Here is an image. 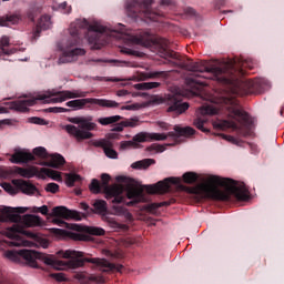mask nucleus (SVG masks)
I'll use <instances>...</instances> for the list:
<instances>
[{"instance_id": "58836bf2", "label": "nucleus", "mask_w": 284, "mask_h": 284, "mask_svg": "<svg viewBox=\"0 0 284 284\" xmlns=\"http://www.w3.org/2000/svg\"><path fill=\"white\" fill-rule=\"evenodd\" d=\"M146 152H165V146L158 143H153L146 148Z\"/></svg>"}, {"instance_id": "680f3d73", "label": "nucleus", "mask_w": 284, "mask_h": 284, "mask_svg": "<svg viewBox=\"0 0 284 284\" xmlns=\"http://www.w3.org/2000/svg\"><path fill=\"white\" fill-rule=\"evenodd\" d=\"M27 17H28V19H30V21H34V10H30V11L27 13Z\"/></svg>"}, {"instance_id": "20e7f679", "label": "nucleus", "mask_w": 284, "mask_h": 284, "mask_svg": "<svg viewBox=\"0 0 284 284\" xmlns=\"http://www.w3.org/2000/svg\"><path fill=\"white\" fill-rule=\"evenodd\" d=\"M27 207H10L2 209L0 213V223H14L11 227L4 231L8 242L12 247H32L34 243L26 240L37 239V233L26 230V227H41L43 220L39 215L26 214ZM19 214H26L23 216Z\"/></svg>"}, {"instance_id": "aec40b11", "label": "nucleus", "mask_w": 284, "mask_h": 284, "mask_svg": "<svg viewBox=\"0 0 284 284\" xmlns=\"http://www.w3.org/2000/svg\"><path fill=\"white\" fill-rule=\"evenodd\" d=\"M29 161H37L34 154L26 151H16L11 155V163H29Z\"/></svg>"}, {"instance_id": "7ed1b4c3", "label": "nucleus", "mask_w": 284, "mask_h": 284, "mask_svg": "<svg viewBox=\"0 0 284 284\" xmlns=\"http://www.w3.org/2000/svg\"><path fill=\"white\" fill-rule=\"evenodd\" d=\"M105 31L106 28L97 21L90 23L85 19H77L70 24V38L61 45L62 54L59 58V63H72V61H77L78 57L85 54L84 49L77 48L83 38L94 45L95 50H99L101 37Z\"/></svg>"}, {"instance_id": "f3484780", "label": "nucleus", "mask_w": 284, "mask_h": 284, "mask_svg": "<svg viewBox=\"0 0 284 284\" xmlns=\"http://www.w3.org/2000/svg\"><path fill=\"white\" fill-rule=\"evenodd\" d=\"M12 184L17 190H20L22 194H27L28 196H32L34 194H39V189L37 186L26 180H12Z\"/></svg>"}, {"instance_id": "603ef678", "label": "nucleus", "mask_w": 284, "mask_h": 284, "mask_svg": "<svg viewBox=\"0 0 284 284\" xmlns=\"http://www.w3.org/2000/svg\"><path fill=\"white\" fill-rule=\"evenodd\" d=\"M110 179H111L110 174L103 173L101 175V181H102L103 185H108V183H110Z\"/></svg>"}, {"instance_id": "de8ad7c7", "label": "nucleus", "mask_w": 284, "mask_h": 284, "mask_svg": "<svg viewBox=\"0 0 284 284\" xmlns=\"http://www.w3.org/2000/svg\"><path fill=\"white\" fill-rule=\"evenodd\" d=\"M73 241H88V236L81 233H71Z\"/></svg>"}, {"instance_id": "ea45409f", "label": "nucleus", "mask_w": 284, "mask_h": 284, "mask_svg": "<svg viewBox=\"0 0 284 284\" xmlns=\"http://www.w3.org/2000/svg\"><path fill=\"white\" fill-rule=\"evenodd\" d=\"M44 190L45 192H50L51 194H57V192H59V184L54 182L48 183Z\"/></svg>"}, {"instance_id": "49530a36", "label": "nucleus", "mask_w": 284, "mask_h": 284, "mask_svg": "<svg viewBox=\"0 0 284 284\" xmlns=\"http://www.w3.org/2000/svg\"><path fill=\"white\" fill-rule=\"evenodd\" d=\"M141 108V104H139V103H134V104H129V105H122L121 108H120V110H129V111H136V110H139Z\"/></svg>"}, {"instance_id": "13d9d810", "label": "nucleus", "mask_w": 284, "mask_h": 284, "mask_svg": "<svg viewBox=\"0 0 284 284\" xmlns=\"http://www.w3.org/2000/svg\"><path fill=\"white\" fill-rule=\"evenodd\" d=\"M161 8H165V6H172V0H161Z\"/></svg>"}, {"instance_id": "774afa93", "label": "nucleus", "mask_w": 284, "mask_h": 284, "mask_svg": "<svg viewBox=\"0 0 284 284\" xmlns=\"http://www.w3.org/2000/svg\"><path fill=\"white\" fill-rule=\"evenodd\" d=\"M43 247H48V242H45V243L43 244Z\"/></svg>"}, {"instance_id": "338daca9", "label": "nucleus", "mask_w": 284, "mask_h": 284, "mask_svg": "<svg viewBox=\"0 0 284 284\" xmlns=\"http://www.w3.org/2000/svg\"><path fill=\"white\" fill-rule=\"evenodd\" d=\"M109 63H119L116 60H110Z\"/></svg>"}, {"instance_id": "f704fd0d", "label": "nucleus", "mask_w": 284, "mask_h": 284, "mask_svg": "<svg viewBox=\"0 0 284 284\" xmlns=\"http://www.w3.org/2000/svg\"><path fill=\"white\" fill-rule=\"evenodd\" d=\"M90 192L93 194H100L101 193V182L99 180L93 179L89 185Z\"/></svg>"}, {"instance_id": "3c124183", "label": "nucleus", "mask_w": 284, "mask_h": 284, "mask_svg": "<svg viewBox=\"0 0 284 284\" xmlns=\"http://www.w3.org/2000/svg\"><path fill=\"white\" fill-rule=\"evenodd\" d=\"M80 210H83L84 212H88V210L90 212H94V209H91L90 205H88V203H85V202L80 203Z\"/></svg>"}, {"instance_id": "b1692460", "label": "nucleus", "mask_w": 284, "mask_h": 284, "mask_svg": "<svg viewBox=\"0 0 284 284\" xmlns=\"http://www.w3.org/2000/svg\"><path fill=\"white\" fill-rule=\"evenodd\" d=\"M16 172L20 176H23V179H32L33 176H37V174H39V170H37L36 168L24 169V168L18 166L16 169Z\"/></svg>"}, {"instance_id": "39448f33", "label": "nucleus", "mask_w": 284, "mask_h": 284, "mask_svg": "<svg viewBox=\"0 0 284 284\" xmlns=\"http://www.w3.org/2000/svg\"><path fill=\"white\" fill-rule=\"evenodd\" d=\"M219 106L206 105L201 108V114L203 116L210 115L214 116L215 114H226L229 119L223 120L214 124L219 130H227L232 128L233 130H239L240 123V136H247V128H250V113L241 110V104L234 95L221 97L219 100Z\"/></svg>"}, {"instance_id": "a878e982", "label": "nucleus", "mask_w": 284, "mask_h": 284, "mask_svg": "<svg viewBox=\"0 0 284 284\" xmlns=\"http://www.w3.org/2000/svg\"><path fill=\"white\" fill-rule=\"evenodd\" d=\"M139 120H125L118 124L115 128L112 129V132H123V128H136Z\"/></svg>"}, {"instance_id": "dca6fc26", "label": "nucleus", "mask_w": 284, "mask_h": 284, "mask_svg": "<svg viewBox=\"0 0 284 284\" xmlns=\"http://www.w3.org/2000/svg\"><path fill=\"white\" fill-rule=\"evenodd\" d=\"M164 103L169 105L166 112H173V114H183L186 110L190 109L187 102H182V98L179 94H168L164 98Z\"/></svg>"}, {"instance_id": "ddd939ff", "label": "nucleus", "mask_w": 284, "mask_h": 284, "mask_svg": "<svg viewBox=\"0 0 284 284\" xmlns=\"http://www.w3.org/2000/svg\"><path fill=\"white\" fill-rule=\"evenodd\" d=\"M51 216L54 217L52 221L54 225H59V227H67L68 230H70V224L63 221V219H65L67 221L70 219H73V221H82L83 216L85 215L81 214V212L72 211L65 206H55L52 209Z\"/></svg>"}, {"instance_id": "9b49d317", "label": "nucleus", "mask_w": 284, "mask_h": 284, "mask_svg": "<svg viewBox=\"0 0 284 284\" xmlns=\"http://www.w3.org/2000/svg\"><path fill=\"white\" fill-rule=\"evenodd\" d=\"M153 0H131L126 4V10L130 17H145V19H150V21H159V17H163V12L161 10L154 11L152 9Z\"/></svg>"}, {"instance_id": "a19ab883", "label": "nucleus", "mask_w": 284, "mask_h": 284, "mask_svg": "<svg viewBox=\"0 0 284 284\" xmlns=\"http://www.w3.org/2000/svg\"><path fill=\"white\" fill-rule=\"evenodd\" d=\"M48 112H52L53 114H61V113H64V112H72V110L61 108V106H52V108L48 109Z\"/></svg>"}, {"instance_id": "f8f14e48", "label": "nucleus", "mask_w": 284, "mask_h": 284, "mask_svg": "<svg viewBox=\"0 0 284 284\" xmlns=\"http://www.w3.org/2000/svg\"><path fill=\"white\" fill-rule=\"evenodd\" d=\"M67 108H71L72 110H83V108H90V105H99L100 108H119L120 103L114 100H106V99H97V98H83L71 100L65 103Z\"/></svg>"}, {"instance_id": "2eb2a0df", "label": "nucleus", "mask_w": 284, "mask_h": 284, "mask_svg": "<svg viewBox=\"0 0 284 284\" xmlns=\"http://www.w3.org/2000/svg\"><path fill=\"white\" fill-rule=\"evenodd\" d=\"M93 207V212H95V214H102V220L104 223H108L112 230H124L125 224H120L114 217H110L105 214L108 212V202L104 200H95Z\"/></svg>"}, {"instance_id": "4d7b16f0", "label": "nucleus", "mask_w": 284, "mask_h": 284, "mask_svg": "<svg viewBox=\"0 0 284 284\" xmlns=\"http://www.w3.org/2000/svg\"><path fill=\"white\" fill-rule=\"evenodd\" d=\"M158 125L162 130H170V124H168L166 122H158Z\"/></svg>"}, {"instance_id": "c85d7f7f", "label": "nucleus", "mask_w": 284, "mask_h": 284, "mask_svg": "<svg viewBox=\"0 0 284 284\" xmlns=\"http://www.w3.org/2000/svg\"><path fill=\"white\" fill-rule=\"evenodd\" d=\"M121 119H123L121 115L100 118L98 119V123H100V125H112V123H119Z\"/></svg>"}, {"instance_id": "7c9ffc66", "label": "nucleus", "mask_w": 284, "mask_h": 284, "mask_svg": "<svg viewBox=\"0 0 284 284\" xmlns=\"http://www.w3.org/2000/svg\"><path fill=\"white\" fill-rule=\"evenodd\" d=\"M159 82H142L134 84L135 90H154V88H160Z\"/></svg>"}, {"instance_id": "473e14b6", "label": "nucleus", "mask_w": 284, "mask_h": 284, "mask_svg": "<svg viewBox=\"0 0 284 284\" xmlns=\"http://www.w3.org/2000/svg\"><path fill=\"white\" fill-rule=\"evenodd\" d=\"M8 45H10V38L8 36H2L0 39V57H3V54H10V52L3 49L8 48Z\"/></svg>"}, {"instance_id": "0eeeda50", "label": "nucleus", "mask_w": 284, "mask_h": 284, "mask_svg": "<svg viewBox=\"0 0 284 284\" xmlns=\"http://www.w3.org/2000/svg\"><path fill=\"white\" fill-rule=\"evenodd\" d=\"M145 190L143 186L138 187L134 184L129 183L126 186L122 184H115L112 186H106L104 189L105 200L111 201L113 203L112 210L115 216H124L126 221H133L132 213L128 211V209L123 206H119L121 203H125V196L123 193L126 192V199H130V202H126L128 207H134V205H139V203H145V194L143 193Z\"/></svg>"}, {"instance_id": "72a5a7b5", "label": "nucleus", "mask_w": 284, "mask_h": 284, "mask_svg": "<svg viewBox=\"0 0 284 284\" xmlns=\"http://www.w3.org/2000/svg\"><path fill=\"white\" fill-rule=\"evenodd\" d=\"M183 181L184 183L192 185V183H196V181H199V175L194 172H186L183 174Z\"/></svg>"}, {"instance_id": "9d476101", "label": "nucleus", "mask_w": 284, "mask_h": 284, "mask_svg": "<svg viewBox=\"0 0 284 284\" xmlns=\"http://www.w3.org/2000/svg\"><path fill=\"white\" fill-rule=\"evenodd\" d=\"M196 134V130L192 126H180L175 125L174 131L165 133H148L141 132L134 135L133 141H138L139 143H148V141H165L168 136L174 139V141H179L181 136H194Z\"/></svg>"}, {"instance_id": "e433bc0d", "label": "nucleus", "mask_w": 284, "mask_h": 284, "mask_svg": "<svg viewBox=\"0 0 284 284\" xmlns=\"http://www.w3.org/2000/svg\"><path fill=\"white\" fill-rule=\"evenodd\" d=\"M34 156H39V159H48V151L43 146H38L33 149Z\"/></svg>"}, {"instance_id": "423d86ee", "label": "nucleus", "mask_w": 284, "mask_h": 284, "mask_svg": "<svg viewBox=\"0 0 284 284\" xmlns=\"http://www.w3.org/2000/svg\"><path fill=\"white\" fill-rule=\"evenodd\" d=\"M197 190L204 199L212 201H230L231 196H235L237 201H250V190L245 183L236 185V181L230 178H221L219 175L207 174L201 179Z\"/></svg>"}, {"instance_id": "393cba45", "label": "nucleus", "mask_w": 284, "mask_h": 284, "mask_svg": "<svg viewBox=\"0 0 284 284\" xmlns=\"http://www.w3.org/2000/svg\"><path fill=\"white\" fill-rule=\"evenodd\" d=\"M155 163H156V160L154 159H144V160L134 162L133 164H131V168L133 170H148L150 165H154Z\"/></svg>"}, {"instance_id": "79ce46f5", "label": "nucleus", "mask_w": 284, "mask_h": 284, "mask_svg": "<svg viewBox=\"0 0 284 284\" xmlns=\"http://www.w3.org/2000/svg\"><path fill=\"white\" fill-rule=\"evenodd\" d=\"M1 187H3L4 191L8 192L9 194H17V189L14 186H12V184H10L8 182H3L1 184Z\"/></svg>"}, {"instance_id": "8fccbe9b", "label": "nucleus", "mask_w": 284, "mask_h": 284, "mask_svg": "<svg viewBox=\"0 0 284 284\" xmlns=\"http://www.w3.org/2000/svg\"><path fill=\"white\" fill-rule=\"evenodd\" d=\"M51 276L52 278H55V281H59V283H63V281H65V275L63 273H53Z\"/></svg>"}, {"instance_id": "f257e3e1", "label": "nucleus", "mask_w": 284, "mask_h": 284, "mask_svg": "<svg viewBox=\"0 0 284 284\" xmlns=\"http://www.w3.org/2000/svg\"><path fill=\"white\" fill-rule=\"evenodd\" d=\"M154 43L160 48V57L169 60L174 68H181L192 72V77L185 79L187 88L199 90L209 85L207 79L234 85L235 97H247L248 94H261L265 91V81L263 79L243 80L245 68L254 69L252 59L235 58L221 67H206L203 62H194L191 59L183 58L181 54L170 50V40L158 38Z\"/></svg>"}, {"instance_id": "6e6d98bb", "label": "nucleus", "mask_w": 284, "mask_h": 284, "mask_svg": "<svg viewBox=\"0 0 284 284\" xmlns=\"http://www.w3.org/2000/svg\"><path fill=\"white\" fill-rule=\"evenodd\" d=\"M135 43H138L139 45H150V42H145L143 38L135 39Z\"/></svg>"}, {"instance_id": "cd10ccee", "label": "nucleus", "mask_w": 284, "mask_h": 284, "mask_svg": "<svg viewBox=\"0 0 284 284\" xmlns=\"http://www.w3.org/2000/svg\"><path fill=\"white\" fill-rule=\"evenodd\" d=\"M163 78L165 79V77H168V72L165 71H152V72H148V73H142L141 74V81H146V79H159V78Z\"/></svg>"}, {"instance_id": "09e8293b", "label": "nucleus", "mask_w": 284, "mask_h": 284, "mask_svg": "<svg viewBox=\"0 0 284 284\" xmlns=\"http://www.w3.org/2000/svg\"><path fill=\"white\" fill-rule=\"evenodd\" d=\"M223 139L225 141H229V143H233V145H239V143H241V141H239V139H236L232 135H223Z\"/></svg>"}, {"instance_id": "4c0bfd02", "label": "nucleus", "mask_w": 284, "mask_h": 284, "mask_svg": "<svg viewBox=\"0 0 284 284\" xmlns=\"http://www.w3.org/2000/svg\"><path fill=\"white\" fill-rule=\"evenodd\" d=\"M81 180V175L79 174H69L67 176V185L69 187H74V183H77V181Z\"/></svg>"}, {"instance_id": "e2e57ef3", "label": "nucleus", "mask_w": 284, "mask_h": 284, "mask_svg": "<svg viewBox=\"0 0 284 284\" xmlns=\"http://www.w3.org/2000/svg\"><path fill=\"white\" fill-rule=\"evenodd\" d=\"M53 232L54 234H63V232L65 231H63L62 229H53Z\"/></svg>"}, {"instance_id": "37998d69", "label": "nucleus", "mask_w": 284, "mask_h": 284, "mask_svg": "<svg viewBox=\"0 0 284 284\" xmlns=\"http://www.w3.org/2000/svg\"><path fill=\"white\" fill-rule=\"evenodd\" d=\"M29 122L33 123L34 125H48V122H45L44 119L37 118V116L30 118Z\"/></svg>"}, {"instance_id": "1a4fd4ad", "label": "nucleus", "mask_w": 284, "mask_h": 284, "mask_svg": "<svg viewBox=\"0 0 284 284\" xmlns=\"http://www.w3.org/2000/svg\"><path fill=\"white\" fill-rule=\"evenodd\" d=\"M69 123L62 126V130H65L68 134L71 136H74L78 141H85L88 139H92L94 134H92V131L97 130V123H94V116L87 115V116H75V118H69ZM79 125V126H75Z\"/></svg>"}, {"instance_id": "052dcab7", "label": "nucleus", "mask_w": 284, "mask_h": 284, "mask_svg": "<svg viewBox=\"0 0 284 284\" xmlns=\"http://www.w3.org/2000/svg\"><path fill=\"white\" fill-rule=\"evenodd\" d=\"M108 139L119 140V139H120V135H119V133H109V134H108Z\"/></svg>"}, {"instance_id": "c756f323", "label": "nucleus", "mask_w": 284, "mask_h": 284, "mask_svg": "<svg viewBox=\"0 0 284 284\" xmlns=\"http://www.w3.org/2000/svg\"><path fill=\"white\" fill-rule=\"evenodd\" d=\"M139 141H134V136L132 139V141H122L120 142V150L121 151H125V150H132V148L134 150H136V148H141V145H139Z\"/></svg>"}, {"instance_id": "bf43d9fd", "label": "nucleus", "mask_w": 284, "mask_h": 284, "mask_svg": "<svg viewBox=\"0 0 284 284\" xmlns=\"http://www.w3.org/2000/svg\"><path fill=\"white\" fill-rule=\"evenodd\" d=\"M185 12L190 14V17H194V14H196V11L193 8H186Z\"/></svg>"}, {"instance_id": "864d4df0", "label": "nucleus", "mask_w": 284, "mask_h": 284, "mask_svg": "<svg viewBox=\"0 0 284 284\" xmlns=\"http://www.w3.org/2000/svg\"><path fill=\"white\" fill-rule=\"evenodd\" d=\"M128 94H130V91L125 89H121L116 91V97H128Z\"/></svg>"}, {"instance_id": "4be33fe9", "label": "nucleus", "mask_w": 284, "mask_h": 284, "mask_svg": "<svg viewBox=\"0 0 284 284\" xmlns=\"http://www.w3.org/2000/svg\"><path fill=\"white\" fill-rule=\"evenodd\" d=\"M50 26V16H42L37 23L34 38L37 39L40 37L41 30H49Z\"/></svg>"}, {"instance_id": "2f4dec72", "label": "nucleus", "mask_w": 284, "mask_h": 284, "mask_svg": "<svg viewBox=\"0 0 284 284\" xmlns=\"http://www.w3.org/2000/svg\"><path fill=\"white\" fill-rule=\"evenodd\" d=\"M205 123H207L206 119L197 118L194 120L193 125H195L197 130H201V132H204L207 134V132H210V129L205 128Z\"/></svg>"}, {"instance_id": "5fc2aeb1", "label": "nucleus", "mask_w": 284, "mask_h": 284, "mask_svg": "<svg viewBox=\"0 0 284 284\" xmlns=\"http://www.w3.org/2000/svg\"><path fill=\"white\" fill-rule=\"evenodd\" d=\"M123 54H130V55H136V51H133L132 49L124 48L122 49Z\"/></svg>"}, {"instance_id": "c03bdc74", "label": "nucleus", "mask_w": 284, "mask_h": 284, "mask_svg": "<svg viewBox=\"0 0 284 284\" xmlns=\"http://www.w3.org/2000/svg\"><path fill=\"white\" fill-rule=\"evenodd\" d=\"M59 10H62V12H64V14H70V12H72V7H68V2H62L58 6Z\"/></svg>"}, {"instance_id": "a211bd4d", "label": "nucleus", "mask_w": 284, "mask_h": 284, "mask_svg": "<svg viewBox=\"0 0 284 284\" xmlns=\"http://www.w3.org/2000/svg\"><path fill=\"white\" fill-rule=\"evenodd\" d=\"M95 148H102L108 159H119V153L114 150V143L110 140H102L94 143Z\"/></svg>"}, {"instance_id": "6ab92c4d", "label": "nucleus", "mask_w": 284, "mask_h": 284, "mask_svg": "<svg viewBox=\"0 0 284 284\" xmlns=\"http://www.w3.org/2000/svg\"><path fill=\"white\" fill-rule=\"evenodd\" d=\"M72 230L75 232H83L84 234H90L91 236H105V230L99 226H81V225H73Z\"/></svg>"}, {"instance_id": "f03ea898", "label": "nucleus", "mask_w": 284, "mask_h": 284, "mask_svg": "<svg viewBox=\"0 0 284 284\" xmlns=\"http://www.w3.org/2000/svg\"><path fill=\"white\" fill-rule=\"evenodd\" d=\"M62 258H68L67 261H59L54 255H48L41 252L32 251V250H19V251H8L6 253V258L12 261L13 263H21V261H27L31 267H37V260L43 261L45 265L53 267V270H78V267H83L85 263H91L95 265V267L104 268L103 272H121L123 270V265H115L110 263L105 258L99 257H83L84 253L81 251H72L68 250L65 252H58Z\"/></svg>"}, {"instance_id": "0e129e2a", "label": "nucleus", "mask_w": 284, "mask_h": 284, "mask_svg": "<svg viewBox=\"0 0 284 284\" xmlns=\"http://www.w3.org/2000/svg\"><path fill=\"white\" fill-rule=\"evenodd\" d=\"M109 81H113V83H119V81H121V80L115 78V79H109Z\"/></svg>"}, {"instance_id": "c9c22d12", "label": "nucleus", "mask_w": 284, "mask_h": 284, "mask_svg": "<svg viewBox=\"0 0 284 284\" xmlns=\"http://www.w3.org/2000/svg\"><path fill=\"white\" fill-rule=\"evenodd\" d=\"M170 205V202L164 201V202H160V203H151L148 205V210L149 212H156V210H159L160 207H168Z\"/></svg>"}, {"instance_id": "bb28decb", "label": "nucleus", "mask_w": 284, "mask_h": 284, "mask_svg": "<svg viewBox=\"0 0 284 284\" xmlns=\"http://www.w3.org/2000/svg\"><path fill=\"white\" fill-rule=\"evenodd\" d=\"M40 174L49 176V179H52L53 181H61V173L52 169L42 168L40 169Z\"/></svg>"}, {"instance_id": "69168bd1", "label": "nucleus", "mask_w": 284, "mask_h": 284, "mask_svg": "<svg viewBox=\"0 0 284 284\" xmlns=\"http://www.w3.org/2000/svg\"><path fill=\"white\" fill-rule=\"evenodd\" d=\"M3 112H6V108L0 106V114H3Z\"/></svg>"}, {"instance_id": "5701e85b", "label": "nucleus", "mask_w": 284, "mask_h": 284, "mask_svg": "<svg viewBox=\"0 0 284 284\" xmlns=\"http://www.w3.org/2000/svg\"><path fill=\"white\" fill-rule=\"evenodd\" d=\"M19 21H21V14L0 17L1 27L16 26V23H18Z\"/></svg>"}, {"instance_id": "a18cd8bd", "label": "nucleus", "mask_w": 284, "mask_h": 284, "mask_svg": "<svg viewBox=\"0 0 284 284\" xmlns=\"http://www.w3.org/2000/svg\"><path fill=\"white\" fill-rule=\"evenodd\" d=\"M32 212H40V214H43V216H48L49 209L48 205H42L40 207L34 206Z\"/></svg>"}, {"instance_id": "6e6552de", "label": "nucleus", "mask_w": 284, "mask_h": 284, "mask_svg": "<svg viewBox=\"0 0 284 284\" xmlns=\"http://www.w3.org/2000/svg\"><path fill=\"white\" fill-rule=\"evenodd\" d=\"M88 94H90L88 91L81 90L49 91L47 93L39 94L36 98L9 102V110H14L16 112H28V108L37 105V101H43L45 103H63V101H68V99H85Z\"/></svg>"}, {"instance_id": "412c9836", "label": "nucleus", "mask_w": 284, "mask_h": 284, "mask_svg": "<svg viewBox=\"0 0 284 284\" xmlns=\"http://www.w3.org/2000/svg\"><path fill=\"white\" fill-rule=\"evenodd\" d=\"M40 165H45L47 168H54L55 170H59V168L65 165V158L59 153H55L51 155L49 162H42Z\"/></svg>"}, {"instance_id": "4468645a", "label": "nucleus", "mask_w": 284, "mask_h": 284, "mask_svg": "<svg viewBox=\"0 0 284 284\" xmlns=\"http://www.w3.org/2000/svg\"><path fill=\"white\" fill-rule=\"evenodd\" d=\"M170 185H180L181 187V179L166 178L155 184L143 185V189L148 194H165V192H170Z\"/></svg>"}]
</instances>
